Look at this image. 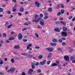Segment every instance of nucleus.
Instances as JSON below:
<instances>
[{"label":"nucleus","mask_w":75,"mask_h":75,"mask_svg":"<svg viewBox=\"0 0 75 75\" xmlns=\"http://www.w3.org/2000/svg\"><path fill=\"white\" fill-rule=\"evenodd\" d=\"M28 56V58H32V57H33V56L32 55H29V54H28V55H27Z\"/></svg>","instance_id":"obj_25"},{"label":"nucleus","mask_w":75,"mask_h":75,"mask_svg":"<svg viewBox=\"0 0 75 75\" xmlns=\"http://www.w3.org/2000/svg\"><path fill=\"white\" fill-rule=\"evenodd\" d=\"M61 14V12H60L57 14V16H60Z\"/></svg>","instance_id":"obj_29"},{"label":"nucleus","mask_w":75,"mask_h":75,"mask_svg":"<svg viewBox=\"0 0 75 75\" xmlns=\"http://www.w3.org/2000/svg\"><path fill=\"white\" fill-rule=\"evenodd\" d=\"M61 49L60 48H57V51H61Z\"/></svg>","instance_id":"obj_49"},{"label":"nucleus","mask_w":75,"mask_h":75,"mask_svg":"<svg viewBox=\"0 0 75 75\" xmlns=\"http://www.w3.org/2000/svg\"><path fill=\"white\" fill-rule=\"evenodd\" d=\"M50 44L51 45H52V46H55L57 44L55 43H51Z\"/></svg>","instance_id":"obj_17"},{"label":"nucleus","mask_w":75,"mask_h":75,"mask_svg":"<svg viewBox=\"0 0 75 75\" xmlns=\"http://www.w3.org/2000/svg\"><path fill=\"white\" fill-rule=\"evenodd\" d=\"M13 40H14V38H11L9 39V40L10 41H13Z\"/></svg>","instance_id":"obj_28"},{"label":"nucleus","mask_w":75,"mask_h":75,"mask_svg":"<svg viewBox=\"0 0 75 75\" xmlns=\"http://www.w3.org/2000/svg\"><path fill=\"white\" fill-rule=\"evenodd\" d=\"M12 26H13V25H9V26H8V28H11V27H12Z\"/></svg>","instance_id":"obj_37"},{"label":"nucleus","mask_w":75,"mask_h":75,"mask_svg":"<svg viewBox=\"0 0 75 75\" xmlns=\"http://www.w3.org/2000/svg\"><path fill=\"white\" fill-rule=\"evenodd\" d=\"M48 18V16H45V17L44 18V19L45 20L46 19H47Z\"/></svg>","instance_id":"obj_47"},{"label":"nucleus","mask_w":75,"mask_h":75,"mask_svg":"<svg viewBox=\"0 0 75 75\" xmlns=\"http://www.w3.org/2000/svg\"><path fill=\"white\" fill-rule=\"evenodd\" d=\"M51 62V61H49L47 62V64H48V65H49V64H50Z\"/></svg>","instance_id":"obj_56"},{"label":"nucleus","mask_w":75,"mask_h":75,"mask_svg":"<svg viewBox=\"0 0 75 75\" xmlns=\"http://www.w3.org/2000/svg\"><path fill=\"white\" fill-rule=\"evenodd\" d=\"M32 69H35V64H33V63H31Z\"/></svg>","instance_id":"obj_13"},{"label":"nucleus","mask_w":75,"mask_h":75,"mask_svg":"<svg viewBox=\"0 0 75 75\" xmlns=\"http://www.w3.org/2000/svg\"><path fill=\"white\" fill-rule=\"evenodd\" d=\"M38 59H41L42 58V55H39L38 57Z\"/></svg>","instance_id":"obj_23"},{"label":"nucleus","mask_w":75,"mask_h":75,"mask_svg":"<svg viewBox=\"0 0 75 75\" xmlns=\"http://www.w3.org/2000/svg\"><path fill=\"white\" fill-rule=\"evenodd\" d=\"M62 45H64V46L66 45H67V44L65 42H62Z\"/></svg>","instance_id":"obj_35"},{"label":"nucleus","mask_w":75,"mask_h":75,"mask_svg":"<svg viewBox=\"0 0 75 75\" xmlns=\"http://www.w3.org/2000/svg\"><path fill=\"white\" fill-rule=\"evenodd\" d=\"M52 42H57V39H53L52 40Z\"/></svg>","instance_id":"obj_20"},{"label":"nucleus","mask_w":75,"mask_h":75,"mask_svg":"<svg viewBox=\"0 0 75 75\" xmlns=\"http://www.w3.org/2000/svg\"><path fill=\"white\" fill-rule=\"evenodd\" d=\"M14 48H15V49H20V46L18 45L15 46H14Z\"/></svg>","instance_id":"obj_11"},{"label":"nucleus","mask_w":75,"mask_h":75,"mask_svg":"<svg viewBox=\"0 0 75 75\" xmlns=\"http://www.w3.org/2000/svg\"><path fill=\"white\" fill-rule=\"evenodd\" d=\"M56 8H60V6H57V7H56Z\"/></svg>","instance_id":"obj_55"},{"label":"nucleus","mask_w":75,"mask_h":75,"mask_svg":"<svg viewBox=\"0 0 75 75\" xmlns=\"http://www.w3.org/2000/svg\"><path fill=\"white\" fill-rule=\"evenodd\" d=\"M22 30L23 31H25V30H27V28H25L23 29H22Z\"/></svg>","instance_id":"obj_46"},{"label":"nucleus","mask_w":75,"mask_h":75,"mask_svg":"<svg viewBox=\"0 0 75 75\" xmlns=\"http://www.w3.org/2000/svg\"><path fill=\"white\" fill-rule=\"evenodd\" d=\"M44 15L45 16H48V13H45Z\"/></svg>","instance_id":"obj_59"},{"label":"nucleus","mask_w":75,"mask_h":75,"mask_svg":"<svg viewBox=\"0 0 75 75\" xmlns=\"http://www.w3.org/2000/svg\"><path fill=\"white\" fill-rule=\"evenodd\" d=\"M69 24L71 26H73V24H72V23H70Z\"/></svg>","instance_id":"obj_57"},{"label":"nucleus","mask_w":75,"mask_h":75,"mask_svg":"<svg viewBox=\"0 0 75 75\" xmlns=\"http://www.w3.org/2000/svg\"><path fill=\"white\" fill-rule=\"evenodd\" d=\"M7 13L8 14H11V12L10 11H7Z\"/></svg>","instance_id":"obj_34"},{"label":"nucleus","mask_w":75,"mask_h":75,"mask_svg":"<svg viewBox=\"0 0 75 75\" xmlns=\"http://www.w3.org/2000/svg\"><path fill=\"white\" fill-rule=\"evenodd\" d=\"M19 3H20V4H21V5H23V4H24V3H23V2H20Z\"/></svg>","instance_id":"obj_61"},{"label":"nucleus","mask_w":75,"mask_h":75,"mask_svg":"<svg viewBox=\"0 0 75 75\" xmlns=\"http://www.w3.org/2000/svg\"><path fill=\"white\" fill-rule=\"evenodd\" d=\"M11 61L12 63H14V59L12 58L11 60Z\"/></svg>","instance_id":"obj_30"},{"label":"nucleus","mask_w":75,"mask_h":75,"mask_svg":"<svg viewBox=\"0 0 75 75\" xmlns=\"http://www.w3.org/2000/svg\"><path fill=\"white\" fill-rule=\"evenodd\" d=\"M58 42H62V40L61 39H59L58 41Z\"/></svg>","instance_id":"obj_42"},{"label":"nucleus","mask_w":75,"mask_h":75,"mask_svg":"<svg viewBox=\"0 0 75 75\" xmlns=\"http://www.w3.org/2000/svg\"><path fill=\"white\" fill-rule=\"evenodd\" d=\"M4 75V73L2 72L0 73V75Z\"/></svg>","instance_id":"obj_63"},{"label":"nucleus","mask_w":75,"mask_h":75,"mask_svg":"<svg viewBox=\"0 0 75 75\" xmlns=\"http://www.w3.org/2000/svg\"><path fill=\"white\" fill-rule=\"evenodd\" d=\"M23 10H24V8H22L21 9H20V11L21 12H23L24 11H23Z\"/></svg>","instance_id":"obj_22"},{"label":"nucleus","mask_w":75,"mask_h":75,"mask_svg":"<svg viewBox=\"0 0 75 75\" xmlns=\"http://www.w3.org/2000/svg\"><path fill=\"white\" fill-rule=\"evenodd\" d=\"M48 10L49 12H52V9L51 8H49L48 9Z\"/></svg>","instance_id":"obj_26"},{"label":"nucleus","mask_w":75,"mask_h":75,"mask_svg":"<svg viewBox=\"0 0 75 75\" xmlns=\"http://www.w3.org/2000/svg\"><path fill=\"white\" fill-rule=\"evenodd\" d=\"M18 15L19 16H21V15H22V13H18Z\"/></svg>","instance_id":"obj_50"},{"label":"nucleus","mask_w":75,"mask_h":75,"mask_svg":"<svg viewBox=\"0 0 75 75\" xmlns=\"http://www.w3.org/2000/svg\"><path fill=\"white\" fill-rule=\"evenodd\" d=\"M64 58L65 59L66 61H68L69 59V57L68 56H65L64 57Z\"/></svg>","instance_id":"obj_8"},{"label":"nucleus","mask_w":75,"mask_h":75,"mask_svg":"<svg viewBox=\"0 0 75 75\" xmlns=\"http://www.w3.org/2000/svg\"><path fill=\"white\" fill-rule=\"evenodd\" d=\"M63 30L64 31H67V28H65V27H63Z\"/></svg>","instance_id":"obj_19"},{"label":"nucleus","mask_w":75,"mask_h":75,"mask_svg":"<svg viewBox=\"0 0 75 75\" xmlns=\"http://www.w3.org/2000/svg\"><path fill=\"white\" fill-rule=\"evenodd\" d=\"M22 40L23 42H27V39H23Z\"/></svg>","instance_id":"obj_41"},{"label":"nucleus","mask_w":75,"mask_h":75,"mask_svg":"<svg viewBox=\"0 0 75 75\" xmlns=\"http://www.w3.org/2000/svg\"><path fill=\"white\" fill-rule=\"evenodd\" d=\"M21 55H24V56H27V55H28V54L27 53H23L21 54Z\"/></svg>","instance_id":"obj_16"},{"label":"nucleus","mask_w":75,"mask_h":75,"mask_svg":"<svg viewBox=\"0 0 75 75\" xmlns=\"http://www.w3.org/2000/svg\"><path fill=\"white\" fill-rule=\"evenodd\" d=\"M52 55V54L50 53L49 54V55H48V58H50L51 57V56Z\"/></svg>","instance_id":"obj_21"},{"label":"nucleus","mask_w":75,"mask_h":75,"mask_svg":"<svg viewBox=\"0 0 75 75\" xmlns=\"http://www.w3.org/2000/svg\"><path fill=\"white\" fill-rule=\"evenodd\" d=\"M54 30L55 31L58 32V33H59L60 32V29H59V28H58L54 29Z\"/></svg>","instance_id":"obj_9"},{"label":"nucleus","mask_w":75,"mask_h":75,"mask_svg":"<svg viewBox=\"0 0 75 75\" xmlns=\"http://www.w3.org/2000/svg\"><path fill=\"white\" fill-rule=\"evenodd\" d=\"M72 62L74 63H75V60H73L72 61Z\"/></svg>","instance_id":"obj_64"},{"label":"nucleus","mask_w":75,"mask_h":75,"mask_svg":"<svg viewBox=\"0 0 75 75\" xmlns=\"http://www.w3.org/2000/svg\"><path fill=\"white\" fill-rule=\"evenodd\" d=\"M35 36H36V37L37 38H38V37H39V35H38L37 33H35Z\"/></svg>","instance_id":"obj_24"},{"label":"nucleus","mask_w":75,"mask_h":75,"mask_svg":"<svg viewBox=\"0 0 75 75\" xmlns=\"http://www.w3.org/2000/svg\"><path fill=\"white\" fill-rule=\"evenodd\" d=\"M61 35L63 37H67V32L63 31Z\"/></svg>","instance_id":"obj_2"},{"label":"nucleus","mask_w":75,"mask_h":75,"mask_svg":"<svg viewBox=\"0 0 75 75\" xmlns=\"http://www.w3.org/2000/svg\"><path fill=\"white\" fill-rule=\"evenodd\" d=\"M40 25L42 26L44 25V24H45V23H44V21L42 19L40 20Z\"/></svg>","instance_id":"obj_4"},{"label":"nucleus","mask_w":75,"mask_h":75,"mask_svg":"<svg viewBox=\"0 0 75 75\" xmlns=\"http://www.w3.org/2000/svg\"><path fill=\"white\" fill-rule=\"evenodd\" d=\"M44 63L43 62H40V63H39V65H44Z\"/></svg>","instance_id":"obj_33"},{"label":"nucleus","mask_w":75,"mask_h":75,"mask_svg":"<svg viewBox=\"0 0 75 75\" xmlns=\"http://www.w3.org/2000/svg\"><path fill=\"white\" fill-rule=\"evenodd\" d=\"M46 60H44L43 61V62L44 64H45V63L46 62Z\"/></svg>","instance_id":"obj_60"},{"label":"nucleus","mask_w":75,"mask_h":75,"mask_svg":"<svg viewBox=\"0 0 75 75\" xmlns=\"http://www.w3.org/2000/svg\"><path fill=\"white\" fill-rule=\"evenodd\" d=\"M15 70V69L13 67H12L11 69L10 70H9L7 71L8 72H14V71Z\"/></svg>","instance_id":"obj_5"},{"label":"nucleus","mask_w":75,"mask_h":75,"mask_svg":"<svg viewBox=\"0 0 75 75\" xmlns=\"http://www.w3.org/2000/svg\"><path fill=\"white\" fill-rule=\"evenodd\" d=\"M38 65H39V63L38 62H37L36 64V66H38Z\"/></svg>","instance_id":"obj_53"},{"label":"nucleus","mask_w":75,"mask_h":75,"mask_svg":"<svg viewBox=\"0 0 75 75\" xmlns=\"http://www.w3.org/2000/svg\"><path fill=\"white\" fill-rule=\"evenodd\" d=\"M13 58H14L15 59H19V58H17L16 57H13Z\"/></svg>","instance_id":"obj_44"},{"label":"nucleus","mask_w":75,"mask_h":75,"mask_svg":"<svg viewBox=\"0 0 75 75\" xmlns=\"http://www.w3.org/2000/svg\"><path fill=\"white\" fill-rule=\"evenodd\" d=\"M65 12V11L64 10H61V14H64V12Z\"/></svg>","instance_id":"obj_31"},{"label":"nucleus","mask_w":75,"mask_h":75,"mask_svg":"<svg viewBox=\"0 0 75 75\" xmlns=\"http://www.w3.org/2000/svg\"><path fill=\"white\" fill-rule=\"evenodd\" d=\"M3 9L2 8H0V12H3Z\"/></svg>","instance_id":"obj_32"},{"label":"nucleus","mask_w":75,"mask_h":75,"mask_svg":"<svg viewBox=\"0 0 75 75\" xmlns=\"http://www.w3.org/2000/svg\"><path fill=\"white\" fill-rule=\"evenodd\" d=\"M75 59V56H73L71 57L70 60H72Z\"/></svg>","instance_id":"obj_18"},{"label":"nucleus","mask_w":75,"mask_h":75,"mask_svg":"<svg viewBox=\"0 0 75 75\" xmlns=\"http://www.w3.org/2000/svg\"><path fill=\"white\" fill-rule=\"evenodd\" d=\"M57 65L58 64H57L54 63L52 64L51 66H52V67H55V66H57Z\"/></svg>","instance_id":"obj_15"},{"label":"nucleus","mask_w":75,"mask_h":75,"mask_svg":"<svg viewBox=\"0 0 75 75\" xmlns=\"http://www.w3.org/2000/svg\"><path fill=\"white\" fill-rule=\"evenodd\" d=\"M61 7H62V8H64V6L63 4H61Z\"/></svg>","instance_id":"obj_51"},{"label":"nucleus","mask_w":75,"mask_h":75,"mask_svg":"<svg viewBox=\"0 0 75 75\" xmlns=\"http://www.w3.org/2000/svg\"><path fill=\"white\" fill-rule=\"evenodd\" d=\"M75 17L72 20V21H75Z\"/></svg>","instance_id":"obj_62"},{"label":"nucleus","mask_w":75,"mask_h":75,"mask_svg":"<svg viewBox=\"0 0 75 75\" xmlns=\"http://www.w3.org/2000/svg\"><path fill=\"white\" fill-rule=\"evenodd\" d=\"M12 1L13 3H16V0H12Z\"/></svg>","instance_id":"obj_58"},{"label":"nucleus","mask_w":75,"mask_h":75,"mask_svg":"<svg viewBox=\"0 0 75 75\" xmlns=\"http://www.w3.org/2000/svg\"><path fill=\"white\" fill-rule=\"evenodd\" d=\"M73 50L72 49L70 50V51H69V53H72V52H73Z\"/></svg>","instance_id":"obj_36"},{"label":"nucleus","mask_w":75,"mask_h":75,"mask_svg":"<svg viewBox=\"0 0 75 75\" xmlns=\"http://www.w3.org/2000/svg\"><path fill=\"white\" fill-rule=\"evenodd\" d=\"M9 24V23H8V22H6L5 23V27H7Z\"/></svg>","instance_id":"obj_14"},{"label":"nucleus","mask_w":75,"mask_h":75,"mask_svg":"<svg viewBox=\"0 0 75 75\" xmlns=\"http://www.w3.org/2000/svg\"><path fill=\"white\" fill-rule=\"evenodd\" d=\"M32 46V44H29L28 45L27 48V50H28L30 48V47H31Z\"/></svg>","instance_id":"obj_12"},{"label":"nucleus","mask_w":75,"mask_h":75,"mask_svg":"<svg viewBox=\"0 0 75 75\" xmlns=\"http://www.w3.org/2000/svg\"><path fill=\"white\" fill-rule=\"evenodd\" d=\"M23 36L22 34L21 33H19V35L18 36V40H22V38H23Z\"/></svg>","instance_id":"obj_3"},{"label":"nucleus","mask_w":75,"mask_h":75,"mask_svg":"<svg viewBox=\"0 0 75 75\" xmlns=\"http://www.w3.org/2000/svg\"><path fill=\"white\" fill-rule=\"evenodd\" d=\"M72 33H71L70 32H69V35H72Z\"/></svg>","instance_id":"obj_52"},{"label":"nucleus","mask_w":75,"mask_h":75,"mask_svg":"<svg viewBox=\"0 0 75 75\" xmlns=\"http://www.w3.org/2000/svg\"><path fill=\"white\" fill-rule=\"evenodd\" d=\"M31 24V22H26L24 23V25H28L29 24Z\"/></svg>","instance_id":"obj_10"},{"label":"nucleus","mask_w":75,"mask_h":75,"mask_svg":"<svg viewBox=\"0 0 75 75\" xmlns=\"http://www.w3.org/2000/svg\"><path fill=\"white\" fill-rule=\"evenodd\" d=\"M40 17H39L38 15H36L35 16V18L33 21V22L36 23L39 22L41 20V17H43V14L41 13L40 14Z\"/></svg>","instance_id":"obj_1"},{"label":"nucleus","mask_w":75,"mask_h":75,"mask_svg":"<svg viewBox=\"0 0 75 75\" xmlns=\"http://www.w3.org/2000/svg\"><path fill=\"white\" fill-rule=\"evenodd\" d=\"M35 4L37 7H40V4L38 1H36L35 2Z\"/></svg>","instance_id":"obj_7"},{"label":"nucleus","mask_w":75,"mask_h":75,"mask_svg":"<svg viewBox=\"0 0 75 75\" xmlns=\"http://www.w3.org/2000/svg\"><path fill=\"white\" fill-rule=\"evenodd\" d=\"M37 72L38 73H40L41 72V70L40 69H38L37 70Z\"/></svg>","instance_id":"obj_40"},{"label":"nucleus","mask_w":75,"mask_h":75,"mask_svg":"<svg viewBox=\"0 0 75 75\" xmlns=\"http://www.w3.org/2000/svg\"><path fill=\"white\" fill-rule=\"evenodd\" d=\"M28 74H29V75H30V74H32L33 73L30 71L29 70V71H28Z\"/></svg>","instance_id":"obj_27"},{"label":"nucleus","mask_w":75,"mask_h":75,"mask_svg":"<svg viewBox=\"0 0 75 75\" xmlns=\"http://www.w3.org/2000/svg\"><path fill=\"white\" fill-rule=\"evenodd\" d=\"M46 50H47L49 52H52L53 50V49L51 48L47 47L46 48Z\"/></svg>","instance_id":"obj_6"},{"label":"nucleus","mask_w":75,"mask_h":75,"mask_svg":"<svg viewBox=\"0 0 75 75\" xmlns=\"http://www.w3.org/2000/svg\"><path fill=\"white\" fill-rule=\"evenodd\" d=\"M40 48V47H38V46H35V49H39Z\"/></svg>","instance_id":"obj_45"},{"label":"nucleus","mask_w":75,"mask_h":75,"mask_svg":"<svg viewBox=\"0 0 75 75\" xmlns=\"http://www.w3.org/2000/svg\"><path fill=\"white\" fill-rule=\"evenodd\" d=\"M73 16H69V20H71V18H72Z\"/></svg>","instance_id":"obj_43"},{"label":"nucleus","mask_w":75,"mask_h":75,"mask_svg":"<svg viewBox=\"0 0 75 75\" xmlns=\"http://www.w3.org/2000/svg\"><path fill=\"white\" fill-rule=\"evenodd\" d=\"M3 36L4 37H6L7 36V35H6L5 33H4L3 34Z\"/></svg>","instance_id":"obj_39"},{"label":"nucleus","mask_w":75,"mask_h":75,"mask_svg":"<svg viewBox=\"0 0 75 75\" xmlns=\"http://www.w3.org/2000/svg\"><path fill=\"white\" fill-rule=\"evenodd\" d=\"M3 60H2L0 62V65H3Z\"/></svg>","instance_id":"obj_38"},{"label":"nucleus","mask_w":75,"mask_h":75,"mask_svg":"<svg viewBox=\"0 0 75 75\" xmlns=\"http://www.w3.org/2000/svg\"><path fill=\"white\" fill-rule=\"evenodd\" d=\"M29 70H30L31 72H32L34 71V70L31 69H29Z\"/></svg>","instance_id":"obj_54"},{"label":"nucleus","mask_w":75,"mask_h":75,"mask_svg":"<svg viewBox=\"0 0 75 75\" xmlns=\"http://www.w3.org/2000/svg\"><path fill=\"white\" fill-rule=\"evenodd\" d=\"M13 12H16V9L13 8Z\"/></svg>","instance_id":"obj_48"}]
</instances>
